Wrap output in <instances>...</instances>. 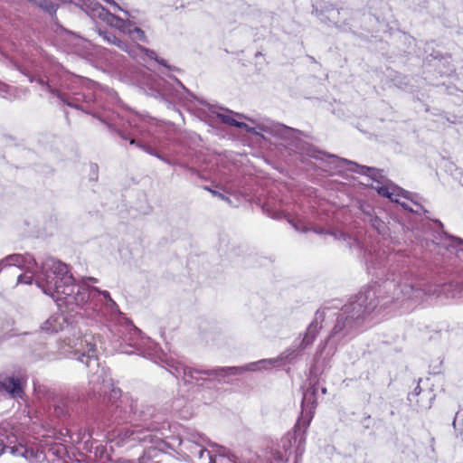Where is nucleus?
Segmentation results:
<instances>
[{"label":"nucleus","instance_id":"nucleus-1","mask_svg":"<svg viewBox=\"0 0 463 463\" xmlns=\"http://www.w3.org/2000/svg\"><path fill=\"white\" fill-rule=\"evenodd\" d=\"M21 61L8 59L12 67L35 83L39 90L61 104L97 118L117 133L147 154L169 165H178L198 175V171L180 163L178 156L185 155L183 137L163 136L155 120L136 113L120 115L103 109L102 99L96 91V83L66 70L48 54L35 41L24 38L16 50Z\"/></svg>","mask_w":463,"mask_h":463},{"label":"nucleus","instance_id":"nucleus-2","mask_svg":"<svg viewBox=\"0 0 463 463\" xmlns=\"http://www.w3.org/2000/svg\"><path fill=\"white\" fill-rule=\"evenodd\" d=\"M452 287L451 283H430L412 269L390 264L385 280L363 288L333 313L330 328L317 346L310 373L317 377L328 369L337 349L360 335L373 314L388 308H408L427 298L448 297Z\"/></svg>","mask_w":463,"mask_h":463},{"label":"nucleus","instance_id":"nucleus-3","mask_svg":"<svg viewBox=\"0 0 463 463\" xmlns=\"http://www.w3.org/2000/svg\"><path fill=\"white\" fill-rule=\"evenodd\" d=\"M37 286L52 297L60 310L79 314L82 319L102 321L107 316L121 315L109 291L77 281L69 267L54 258L42 261Z\"/></svg>","mask_w":463,"mask_h":463},{"label":"nucleus","instance_id":"nucleus-4","mask_svg":"<svg viewBox=\"0 0 463 463\" xmlns=\"http://www.w3.org/2000/svg\"><path fill=\"white\" fill-rule=\"evenodd\" d=\"M232 115H235L238 118H242V115L239 113H233L231 110H227V113H218L217 117L224 124H228L232 127H236L239 128H243L246 131L253 134H259L256 130L257 128H250L246 123L234 119ZM258 128L281 139V145L286 146L290 151V153L298 154L300 156H307L315 159H323L321 156H326L339 161L338 166L340 167L348 165L347 170L362 175H367L378 184L383 183L379 180V178L383 177V170L362 165L356 162L320 151L312 144L301 139L300 136L303 135V133L297 128H289L286 125L277 122H269L267 124L259 126Z\"/></svg>","mask_w":463,"mask_h":463},{"label":"nucleus","instance_id":"nucleus-5","mask_svg":"<svg viewBox=\"0 0 463 463\" xmlns=\"http://www.w3.org/2000/svg\"><path fill=\"white\" fill-rule=\"evenodd\" d=\"M89 395L100 398L91 418L98 429L105 430L112 424H123L133 420L135 400L131 397L121 399V390L114 385L109 370L100 364L90 370Z\"/></svg>","mask_w":463,"mask_h":463},{"label":"nucleus","instance_id":"nucleus-6","mask_svg":"<svg viewBox=\"0 0 463 463\" xmlns=\"http://www.w3.org/2000/svg\"><path fill=\"white\" fill-rule=\"evenodd\" d=\"M105 319H116L127 326L128 333L124 335L122 339L123 342L132 349H125L123 350L124 353L128 354L137 353L144 357L154 360L155 363L165 368L176 379H182L185 385L196 386L198 388L208 386V379L198 377L197 380L195 377L194 378V373H188V371H209V369L187 366L182 362L167 357V355L162 352L158 344L154 342L151 338L144 336L140 329L136 327L124 313L121 312V315L107 316Z\"/></svg>","mask_w":463,"mask_h":463},{"label":"nucleus","instance_id":"nucleus-7","mask_svg":"<svg viewBox=\"0 0 463 463\" xmlns=\"http://www.w3.org/2000/svg\"><path fill=\"white\" fill-rule=\"evenodd\" d=\"M81 316L71 311L60 310L52 315L41 326L47 333L66 332L60 345V350L68 357L75 359L89 370L99 365L97 338L92 335H81L80 322Z\"/></svg>","mask_w":463,"mask_h":463},{"label":"nucleus","instance_id":"nucleus-8","mask_svg":"<svg viewBox=\"0 0 463 463\" xmlns=\"http://www.w3.org/2000/svg\"><path fill=\"white\" fill-rule=\"evenodd\" d=\"M317 383L310 379L302 386L301 412L292 431L282 437L279 448L274 452L276 461H288L294 454V463H299L305 452L306 432L314 417L317 408Z\"/></svg>","mask_w":463,"mask_h":463},{"label":"nucleus","instance_id":"nucleus-9","mask_svg":"<svg viewBox=\"0 0 463 463\" xmlns=\"http://www.w3.org/2000/svg\"><path fill=\"white\" fill-rule=\"evenodd\" d=\"M305 349L306 348H302L301 344L298 343V345L288 348L276 358L261 359L242 366L218 367L214 369H209V371H188V373H194V378L195 377L197 380L198 377L208 379L207 388H210V385L213 382H221L222 379L230 375L242 374L243 373L249 371L257 372L261 370H268L273 367H279L285 364H294L300 356H302Z\"/></svg>","mask_w":463,"mask_h":463},{"label":"nucleus","instance_id":"nucleus-10","mask_svg":"<svg viewBox=\"0 0 463 463\" xmlns=\"http://www.w3.org/2000/svg\"><path fill=\"white\" fill-rule=\"evenodd\" d=\"M175 86L163 78L150 74L143 82V89L146 95L161 99V100L171 104L170 99L178 101L197 100L203 105L206 102L199 100L184 85L175 77L169 76Z\"/></svg>","mask_w":463,"mask_h":463},{"label":"nucleus","instance_id":"nucleus-11","mask_svg":"<svg viewBox=\"0 0 463 463\" xmlns=\"http://www.w3.org/2000/svg\"><path fill=\"white\" fill-rule=\"evenodd\" d=\"M75 5H78L92 19H99L107 24L119 30L125 34H128L134 41L146 42L145 32L137 27L135 23L128 18L122 19L104 8L95 0H76Z\"/></svg>","mask_w":463,"mask_h":463},{"label":"nucleus","instance_id":"nucleus-12","mask_svg":"<svg viewBox=\"0 0 463 463\" xmlns=\"http://www.w3.org/2000/svg\"><path fill=\"white\" fill-rule=\"evenodd\" d=\"M340 238L347 242L350 249L356 250L359 252L367 270L375 276L383 274V271L381 270L384 269L389 262L395 261L397 259V253H390L377 245H371L370 247L365 246L358 239L344 232H340Z\"/></svg>","mask_w":463,"mask_h":463},{"label":"nucleus","instance_id":"nucleus-13","mask_svg":"<svg viewBox=\"0 0 463 463\" xmlns=\"http://www.w3.org/2000/svg\"><path fill=\"white\" fill-rule=\"evenodd\" d=\"M374 189L377 191V193L383 197L389 198L392 202H394L398 204H400L404 211L409 213L411 214L410 218V226H407L408 230H418L420 229L419 221L420 219L414 218V211L413 207L410 206L407 202L401 201V197L403 199L408 200L409 195L411 194V192H408L399 186L396 185H377L374 186Z\"/></svg>","mask_w":463,"mask_h":463},{"label":"nucleus","instance_id":"nucleus-14","mask_svg":"<svg viewBox=\"0 0 463 463\" xmlns=\"http://www.w3.org/2000/svg\"><path fill=\"white\" fill-rule=\"evenodd\" d=\"M133 420L143 422V427L149 430H157V425L163 420V414L154 405L138 403L135 400Z\"/></svg>","mask_w":463,"mask_h":463},{"label":"nucleus","instance_id":"nucleus-15","mask_svg":"<svg viewBox=\"0 0 463 463\" xmlns=\"http://www.w3.org/2000/svg\"><path fill=\"white\" fill-rule=\"evenodd\" d=\"M330 309L331 308L329 307L324 305L316 311L314 317L307 326L306 331L299 335V338L301 337L299 343L301 344L302 348H307L314 344L323 328V323L325 322L326 314Z\"/></svg>","mask_w":463,"mask_h":463},{"label":"nucleus","instance_id":"nucleus-16","mask_svg":"<svg viewBox=\"0 0 463 463\" xmlns=\"http://www.w3.org/2000/svg\"><path fill=\"white\" fill-rule=\"evenodd\" d=\"M366 208L363 210V221L369 224L383 239L392 238L389 227L390 222H387V214L381 210L376 211L369 205Z\"/></svg>","mask_w":463,"mask_h":463},{"label":"nucleus","instance_id":"nucleus-17","mask_svg":"<svg viewBox=\"0 0 463 463\" xmlns=\"http://www.w3.org/2000/svg\"><path fill=\"white\" fill-rule=\"evenodd\" d=\"M52 413L61 420H70L79 413V400L69 395L59 397L54 401Z\"/></svg>","mask_w":463,"mask_h":463},{"label":"nucleus","instance_id":"nucleus-18","mask_svg":"<svg viewBox=\"0 0 463 463\" xmlns=\"http://www.w3.org/2000/svg\"><path fill=\"white\" fill-rule=\"evenodd\" d=\"M0 393L13 400L23 399L24 388L21 379L15 376L0 375Z\"/></svg>","mask_w":463,"mask_h":463},{"label":"nucleus","instance_id":"nucleus-19","mask_svg":"<svg viewBox=\"0 0 463 463\" xmlns=\"http://www.w3.org/2000/svg\"><path fill=\"white\" fill-rule=\"evenodd\" d=\"M9 452L15 457H22L31 463L41 462L44 460L43 448L35 449L33 446L17 444L9 447Z\"/></svg>","mask_w":463,"mask_h":463},{"label":"nucleus","instance_id":"nucleus-20","mask_svg":"<svg viewBox=\"0 0 463 463\" xmlns=\"http://www.w3.org/2000/svg\"><path fill=\"white\" fill-rule=\"evenodd\" d=\"M142 432L137 430L131 429H120L117 430V435L113 438H109L110 443H115L117 446L121 447L129 442H140L146 439L145 436H141Z\"/></svg>","mask_w":463,"mask_h":463},{"label":"nucleus","instance_id":"nucleus-21","mask_svg":"<svg viewBox=\"0 0 463 463\" xmlns=\"http://www.w3.org/2000/svg\"><path fill=\"white\" fill-rule=\"evenodd\" d=\"M4 263L5 268L6 267H17L20 269H30V265H33L37 267V260L31 254H10L4 259L1 260Z\"/></svg>","mask_w":463,"mask_h":463},{"label":"nucleus","instance_id":"nucleus-22","mask_svg":"<svg viewBox=\"0 0 463 463\" xmlns=\"http://www.w3.org/2000/svg\"><path fill=\"white\" fill-rule=\"evenodd\" d=\"M432 222L434 223H436L439 227V231L436 232L437 235H433V241L434 240L441 241L444 239V240L448 241V243H444V245L446 247H448V248L452 247L458 251H463V240L462 239H460L458 237L449 235L447 232H445L443 230V224L439 220H432Z\"/></svg>","mask_w":463,"mask_h":463},{"label":"nucleus","instance_id":"nucleus-23","mask_svg":"<svg viewBox=\"0 0 463 463\" xmlns=\"http://www.w3.org/2000/svg\"><path fill=\"white\" fill-rule=\"evenodd\" d=\"M43 453L44 454V459L53 462L56 458H62L66 453V447L61 442H53L43 446Z\"/></svg>","mask_w":463,"mask_h":463},{"label":"nucleus","instance_id":"nucleus-24","mask_svg":"<svg viewBox=\"0 0 463 463\" xmlns=\"http://www.w3.org/2000/svg\"><path fill=\"white\" fill-rule=\"evenodd\" d=\"M190 439L195 444L194 453L197 454L199 459H201L203 463H207L209 458L214 457L208 449H204L199 444L200 442L206 440V438L203 434H200L197 431H193L190 433Z\"/></svg>","mask_w":463,"mask_h":463},{"label":"nucleus","instance_id":"nucleus-25","mask_svg":"<svg viewBox=\"0 0 463 463\" xmlns=\"http://www.w3.org/2000/svg\"><path fill=\"white\" fill-rule=\"evenodd\" d=\"M29 93L27 88H17L0 81V98L4 99H20Z\"/></svg>","mask_w":463,"mask_h":463},{"label":"nucleus","instance_id":"nucleus-26","mask_svg":"<svg viewBox=\"0 0 463 463\" xmlns=\"http://www.w3.org/2000/svg\"><path fill=\"white\" fill-rule=\"evenodd\" d=\"M94 456L99 463H112L114 461L112 443L95 447Z\"/></svg>","mask_w":463,"mask_h":463},{"label":"nucleus","instance_id":"nucleus-27","mask_svg":"<svg viewBox=\"0 0 463 463\" xmlns=\"http://www.w3.org/2000/svg\"><path fill=\"white\" fill-rule=\"evenodd\" d=\"M97 32L99 35L108 43L114 44L122 51L128 52V43L117 37L112 32L109 31L108 29H102L100 27H97Z\"/></svg>","mask_w":463,"mask_h":463},{"label":"nucleus","instance_id":"nucleus-28","mask_svg":"<svg viewBox=\"0 0 463 463\" xmlns=\"http://www.w3.org/2000/svg\"><path fill=\"white\" fill-rule=\"evenodd\" d=\"M420 200L421 197L416 194L411 193L409 195L408 201H411V203L413 204L414 218L420 220L421 215L423 214L427 220H430V212L423 207Z\"/></svg>","mask_w":463,"mask_h":463},{"label":"nucleus","instance_id":"nucleus-29","mask_svg":"<svg viewBox=\"0 0 463 463\" xmlns=\"http://www.w3.org/2000/svg\"><path fill=\"white\" fill-rule=\"evenodd\" d=\"M26 271L24 274H21L17 278V284H27L31 285L33 279V274H35V280L37 281V278L41 271V265L37 264V267L33 265H30V269H25Z\"/></svg>","mask_w":463,"mask_h":463},{"label":"nucleus","instance_id":"nucleus-30","mask_svg":"<svg viewBox=\"0 0 463 463\" xmlns=\"http://www.w3.org/2000/svg\"><path fill=\"white\" fill-rule=\"evenodd\" d=\"M85 430H74L73 428H63L61 430V436L68 437L70 442H80L85 437Z\"/></svg>","mask_w":463,"mask_h":463},{"label":"nucleus","instance_id":"nucleus-31","mask_svg":"<svg viewBox=\"0 0 463 463\" xmlns=\"http://www.w3.org/2000/svg\"><path fill=\"white\" fill-rule=\"evenodd\" d=\"M12 441L10 440V436L8 435L7 428L0 424V456L5 451L9 450V447H11Z\"/></svg>","mask_w":463,"mask_h":463},{"label":"nucleus","instance_id":"nucleus-32","mask_svg":"<svg viewBox=\"0 0 463 463\" xmlns=\"http://www.w3.org/2000/svg\"><path fill=\"white\" fill-rule=\"evenodd\" d=\"M452 425L457 432V436L463 440V408L458 410V411L456 413L452 421Z\"/></svg>","mask_w":463,"mask_h":463},{"label":"nucleus","instance_id":"nucleus-33","mask_svg":"<svg viewBox=\"0 0 463 463\" xmlns=\"http://www.w3.org/2000/svg\"><path fill=\"white\" fill-rule=\"evenodd\" d=\"M156 450L155 449H149L146 450L142 456H140L137 459V463H154L152 460V454L156 453Z\"/></svg>","mask_w":463,"mask_h":463},{"label":"nucleus","instance_id":"nucleus-34","mask_svg":"<svg viewBox=\"0 0 463 463\" xmlns=\"http://www.w3.org/2000/svg\"><path fill=\"white\" fill-rule=\"evenodd\" d=\"M90 180L97 181L98 180V173H99V166L97 164H90Z\"/></svg>","mask_w":463,"mask_h":463},{"label":"nucleus","instance_id":"nucleus-35","mask_svg":"<svg viewBox=\"0 0 463 463\" xmlns=\"http://www.w3.org/2000/svg\"><path fill=\"white\" fill-rule=\"evenodd\" d=\"M204 189L209 191L210 193H212V194L213 196H216V197L220 198L222 201L230 202V199L225 194H222V193H220V192H218L216 190H213V189H211L208 186H205Z\"/></svg>","mask_w":463,"mask_h":463},{"label":"nucleus","instance_id":"nucleus-36","mask_svg":"<svg viewBox=\"0 0 463 463\" xmlns=\"http://www.w3.org/2000/svg\"><path fill=\"white\" fill-rule=\"evenodd\" d=\"M156 61L161 65H163L164 67L167 68L168 70H172V71H177L176 68L175 67H171L170 65L167 64V61L165 60V59H159L157 57V59L156 60Z\"/></svg>","mask_w":463,"mask_h":463},{"label":"nucleus","instance_id":"nucleus-37","mask_svg":"<svg viewBox=\"0 0 463 463\" xmlns=\"http://www.w3.org/2000/svg\"><path fill=\"white\" fill-rule=\"evenodd\" d=\"M108 4H110L115 7V9L122 11L126 14L127 16H129V13L128 11H124L114 0H104Z\"/></svg>","mask_w":463,"mask_h":463},{"label":"nucleus","instance_id":"nucleus-38","mask_svg":"<svg viewBox=\"0 0 463 463\" xmlns=\"http://www.w3.org/2000/svg\"><path fill=\"white\" fill-rule=\"evenodd\" d=\"M79 281H85L87 284L90 285V282L97 283L98 279L96 278H93V277H84L81 279H80Z\"/></svg>","mask_w":463,"mask_h":463},{"label":"nucleus","instance_id":"nucleus-39","mask_svg":"<svg viewBox=\"0 0 463 463\" xmlns=\"http://www.w3.org/2000/svg\"><path fill=\"white\" fill-rule=\"evenodd\" d=\"M421 392L420 385H417L413 392L409 394V400L411 401V396H418Z\"/></svg>","mask_w":463,"mask_h":463},{"label":"nucleus","instance_id":"nucleus-40","mask_svg":"<svg viewBox=\"0 0 463 463\" xmlns=\"http://www.w3.org/2000/svg\"><path fill=\"white\" fill-rule=\"evenodd\" d=\"M112 463H135L134 460H127V459H123V458H114V461Z\"/></svg>","mask_w":463,"mask_h":463},{"label":"nucleus","instance_id":"nucleus-41","mask_svg":"<svg viewBox=\"0 0 463 463\" xmlns=\"http://www.w3.org/2000/svg\"><path fill=\"white\" fill-rule=\"evenodd\" d=\"M146 52H147V56L150 59H153L155 61L157 59V55H156V52H154L152 50H146Z\"/></svg>","mask_w":463,"mask_h":463},{"label":"nucleus","instance_id":"nucleus-42","mask_svg":"<svg viewBox=\"0 0 463 463\" xmlns=\"http://www.w3.org/2000/svg\"><path fill=\"white\" fill-rule=\"evenodd\" d=\"M109 95L113 97L116 95V93L112 90H108Z\"/></svg>","mask_w":463,"mask_h":463},{"label":"nucleus","instance_id":"nucleus-43","mask_svg":"<svg viewBox=\"0 0 463 463\" xmlns=\"http://www.w3.org/2000/svg\"><path fill=\"white\" fill-rule=\"evenodd\" d=\"M321 392H322V393H326V387H322L321 388Z\"/></svg>","mask_w":463,"mask_h":463},{"label":"nucleus","instance_id":"nucleus-44","mask_svg":"<svg viewBox=\"0 0 463 463\" xmlns=\"http://www.w3.org/2000/svg\"><path fill=\"white\" fill-rule=\"evenodd\" d=\"M261 55V52H258L256 54H255V57H258V56H260Z\"/></svg>","mask_w":463,"mask_h":463},{"label":"nucleus","instance_id":"nucleus-45","mask_svg":"<svg viewBox=\"0 0 463 463\" xmlns=\"http://www.w3.org/2000/svg\"><path fill=\"white\" fill-rule=\"evenodd\" d=\"M58 439H60L61 441H67L65 439L63 438H58Z\"/></svg>","mask_w":463,"mask_h":463},{"label":"nucleus","instance_id":"nucleus-46","mask_svg":"<svg viewBox=\"0 0 463 463\" xmlns=\"http://www.w3.org/2000/svg\"><path fill=\"white\" fill-rule=\"evenodd\" d=\"M295 343H298V340H295ZM298 345V344H295V345H294V346H296V345Z\"/></svg>","mask_w":463,"mask_h":463},{"label":"nucleus","instance_id":"nucleus-47","mask_svg":"<svg viewBox=\"0 0 463 463\" xmlns=\"http://www.w3.org/2000/svg\"><path fill=\"white\" fill-rule=\"evenodd\" d=\"M112 433H115V430H112ZM116 434H113V436L111 438H113Z\"/></svg>","mask_w":463,"mask_h":463}]
</instances>
